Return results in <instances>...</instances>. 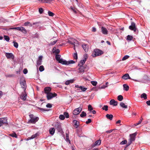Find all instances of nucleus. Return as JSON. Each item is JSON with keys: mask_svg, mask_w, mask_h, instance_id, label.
<instances>
[{"mask_svg": "<svg viewBox=\"0 0 150 150\" xmlns=\"http://www.w3.org/2000/svg\"><path fill=\"white\" fill-rule=\"evenodd\" d=\"M104 53V52L102 50L99 49H96L94 50L92 54L93 57H95L98 56H100Z\"/></svg>", "mask_w": 150, "mask_h": 150, "instance_id": "f257e3e1", "label": "nucleus"}, {"mask_svg": "<svg viewBox=\"0 0 150 150\" xmlns=\"http://www.w3.org/2000/svg\"><path fill=\"white\" fill-rule=\"evenodd\" d=\"M54 127L60 133L62 134L63 132L61 124L59 123H56L54 125Z\"/></svg>", "mask_w": 150, "mask_h": 150, "instance_id": "f03ea898", "label": "nucleus"}, {"mask_svg": "<svg viewBox=\"0 0 150 150\" xmlns=\"http://www.w3.org/2000/svg\"><path fill=\"white\" fill-rule=\"evenodd\" d=\"M29 116L30 118V119L28 121L29 122L31 123H35L39 119L38 117L35 118L34 117L33 115H29Z\"/></svg>", "mask_w": 150, "mask_h": 150, "instance_id": "7ed1b4c3", "label": "nucleus"}, {"mask_svg": "<svg viewBox=\"0 0 150 150\" xmlns=\"http://www.w3.org/2000/svg\"><path fill=\"white\" fill-rule=\"evenodd\" d=\"M61 56L59 54H56L55 56V58L57 61H58L59 63L62 64H65V62H66L62 59H60Z\"/></svg>", "mask_w": 150, "mask_h": 150, "instance_id": "20e7f679", "label": "nucleus"}, {"mask_svg": "<svg viewBox=\"0 0 150 150\" xmlns=\"http://www.w3.org/2000/svg\"><path fill=\"white\" fill-rule=\"evenodd\" d=\"M57 95L56 93H50L46 95V97L47 100H50L54 97Z\"/></svg>", "mask_w": 150, "mask_h": 150, "instance_id": "39448f33", "label": "nucleus"}, {"mask_svg": "<svg viewBox=\"0 0 150 150\" xmlns=\"http://www.w3.org/2000/svg\"><path fill=\"white\" fill-rule=\"evenodd\" d=\"M129 29L132 30H133L134 32L136 31L137 28L135 23L134 22L131 23V25L129 26Z\"/></svg>", "mask_w": 150, "mask_h": 150, "instance_id": "423d86ee", "label": "nucleus"}, {"mask_svg": "<svg viewBox=\"0 0 150 150\" xmlns=\"http://www.w3.org/2000/svg\"><path fill=\"white\" fill-rule=\"evenodd\" d=\"M82 108L80 107L76 108L73 111V114L75 115H78L82 111Z\"/></svg>", "mask_w": 150, "mask_h": 150, "instance_id": "0eeeda50", "label": "nucleus"}, {"mask_svg": "<svg viewBox=\"0 0 150 150\" xmlns=\"http://www.w3.org/2000/svg\"><path fill=\"white\" fill-rule=\"evenodd\" d=\"M5 56L8 59L11 58L13 60L14 59V55L11 53H6Z\"/></svg>", "mask_w": 150, "mask_h": 150, "instance_id": "6e6552de", "label": "nucleus"}, {"mask_svg": "<svg viewBox=\"0 0 150 150\" xmlns=\"http://www.w3.org/2000/svg\"><path fill=\"white\" fill-rule=\"evenodd\" d=\"M20 83L22 87L24 88L25 90L26 87V83L25 80L24 79H21L20 80Z\"/></svg>", "mask_w": 150, "mask_h": 150, "instance_id": "1a4fd4ad", "label": "nucleus"}, {"mask_svg": "<svg viewBox=\"0 0 150 150\" xmlns=\"http://www.w3.org/2000/svg\"><path fill=\"white\" fill-rule=\"evenodd\" d=\"M0 122L2 125L4 124H7V121L6 118L4 117L0 118Z\"/></svg>", "mask_w": 150, "mask_h": 150, "instance_id": "9d476101", "label": "nucleus"}, {"mask_svg": "<svg viewBox=\"0 0 150 150\" xmlns=\"http://www.w3.org/2000/svg\"><path fill=\"white\" fill-rule=\"evenodd\" d=\"M25 91V90H24V91L22 93L20 96L21 98L23 100H26L27 96V95L26 94Z\"/></svg>", "mask_w": 150, "mask_h": 150, "instance_id": "9b49d317", "label": "nucleus"}, {"mask_svg": "<svg viewBox=\"0 0 150 150\" xmlns=\"http://www.w3.org/2000/svg\"><path fill=\"white\" fill-rule=\"evenodd\" d=\"M51 90V88L49 87H46L44 88V93L47 95V94L50 93V92Z\"/></svg>", "mask_w": 150, "mask_h": 150, "instance_id": "f8f14e48", "label": "nucleus"}, {"mask_svg": "<svg viewBox=\"0 0 150 150\" xmlns=\"http://www.w3.org/2000/svg\"><path fill=\"white\" fill-rule=\"evenodd\" d=\"M137 134L136 132H135L131 134H130V138L129 140L132 141V142L134 141L135 140V137Z\"/></svg>", "mask_w": 150, "mask_h": 150, "instance_id": "ddd939ff", "label": "nucleus"}, {"mask_svg": "<svg viewBox=\"0 0 150 150\" xmlns=\"http://www.w3.org/2000/svg\"><path fill=\"white\" fill-rule=\"evenodd\" d=\"M101 30L103 34L107 35L108 34V31L103 26L101 27Z\"/></svg>", "mask_w": 150, "mask_h": 150, "instance_id": "4468645a", "label": "nucleus"}, {"mask_svg": "<svg viewBox=\"0 0 150 150\" xmlns=\"http://www.w3.org/2000/svg\"><path fill=\"white\" fill-rule=\"evenodd\" d=\"M101 143L100 140H98L96 141L93 144L91 145V147L93 148L97 145H99Z\"/></svg>", "mask_w": 150, "mask_h": 150, "instance_id": "2eb2a0df", "label": "nucleus"}, {"mask_svg": "<svg viewBox=\"0 0 150 150\" xmlns=\"http://www.w3.org/2000/svg\"><path fill=\"white\" fill-rule=\"evenodd\" d=\"M74 126L76 128H77L79 125V122L76 120H74L73 121Z\"/></svg>", "mask_w": 150, "mask_h": 150, "instance_id": "dca6fc26", "label": "nucleus"}, {"mask_svg": "<svg viewBox=\"0 0 150 150\" xmlns=\"http://www.w3.org/2000/svg\"><path fill=\"white\" fill-rule=\"evenodd\" d=\"M110 105H112L114 106H116L117 105V102L112 99L110 100Z\"/></svg>", "mask_w": 150, "mask_h": 150, "instance_id": "f3484780", "label": "nucleus"}, {"mask_svg": "<svg viewBox=\"0 0 150 150\" xmlns=\"http://www.w3.org/2000/svg\"><path fill=\"white\" fill-rule=\"evenodd\" d=\"M75 87L76 88H79L83 92L85 91L87 89V88L84 87L83 86H79L78 85H76Z\"/></svg>", "mask_w": 150, "mask_h": 150, "instance_id": "a211bd4d", "label": "nucleus"}, {"mask_svg": "<svg viewBox=\"0 0 150 150\" xmlns=\"http://www.w3.org/2000/svg\"><path fill=\"white\" fill-rule=\"evenodd\" d=\"M68 133H67L66 132V138L65 139V140L67 142H69L70 144H71V141L69 139V132L68 131Z\"/></svg>", "mask_w": 150, "mask_h": 150, "instance_id": "6ab92c4d", "label": "nucleus"}, {"mask_svg": "<svg viewBox=\"0 0 150 150\" xmlns=\"http://www.w3.org/2000/svg\"><path fill=\"white\" fill-rule=\"evenodd\" d=\"M82 47L85 52H86L88 51V47L87 44H83L82 45Z\"/></svg>", "mask_w": 150, "mask_h": 150, "instance_id": "aec40b11", "label": "nucleus"}, {"mask_svg": "<svg viewBox=\"0 0 150 150\" xmlns=\"http://www.w3.org/2000/svg\"><path fill=\"white\" fill-rule=\"evenodd\" d=\"M122 78L125 80H126L128 79H131V78L129 76L128 74H124L122 77Z\"/></svg>", "mask_w": 150, "mask_h": 150, "instance_id": "412c9836", "label": "nucleus"}, {"mask_svg": "<svg viewBox=\"0 0 150 150\" xmlns=\"http://www.w3.org/2000/svg\"><path fill=\"white\" fill-rule=\"evenodd\" d=\"M79 68L78 69V72L79 73H81L84 72V66H79Z\"/></svg>", "mask_w": 150, "mask_h": 150, "instance_id": "4be33fe9", "label": "nucleus"}, {"mask_svg": "<svg viewBox=\"0 0 150 150\" xmlns=\"http://www.w3.org/2000/svg\"><path fill=\"white\" fill-rule=\"evenodd\" d=\"M55 129L54 128H51L49 129L50 133L52 135H53L55 132Z\"/></svg>", "mask_w": 150, "mask_h": 150, "instance_id": "5701e85b", "label": "nucleus"}, {"mask_svg": "<svg viewBox=\"0 0 150 150\" xmlns=\"http://www.w3.org/2000/svg\"><path fill=\"white\" fill-rule=\"evenodd\" d=\"M106 117L108 119L111 120L112 119L113 116L112 114H107L106 115Z\"/></svg>", "mask_w": 150, "mask_h": 150, "instance_id": "b1692460", "label": "nucleus"}, {"mask_svg": "<svg viewBox=\"0 0 150 150\" xmlns=\"http://www.w3.org/2000/svg\"><path fill=\"white\" fill-rule=\"evenodd\" d=\"M65 61L66 62H65V64H64L68 65L70 64H74L75 63V62L73 60H70L69 61H67L66 60Z\"/></svg>", "mask_w": 150, "mask_h": 150, "instance_id": "393cba45", "label": "nucleus"}, {"mask_svg": "<svg viewBox=\"0 0 150 150\" xmlns=\"http://www.w3.org/2000/svg\"><path fill=\"white\" fill-rule=\"evenodd\" d=\"M40 2H41L43 3H49L52 1L53 0H38Z\"/></svg>", "mask_w": 150, "mask_h": 150, "instance_id": "a878e982", "label": "nucleus"}, {"mask_svg": "<svg viewBox=\"0 0 150 150\" xmlns=\"http://www.w3.org/2000/svg\"><path fill=\"white\" fill-rule=\"evenodd\" d=\"M72 41L71 40H69L68 41L69 43L71 44L72 45H74L75 43H76V42H77V41L76 40H75L73 39L72 40Z\"/></svg>", "mask_w": 150, "mask_h": 150, "instance_id": "bb28decb", "label": "nucleus"}, {"mask_svg": "<svg viewBox=\"0 0 150 150\" xmlns=\"http://www.w3.org/2000/svg\"><path fill=\"white\" fill-rule=\"evenodd\" d=\"M124 89L125 91H127L129 90V87L126 84H124L123 85Z\"/></svg>", "mask_w": 150, "mask_h": 150, "instance_id": "cd10ccee", "label": "nucleus"}, {"mask_svg": "<svg viewBox=\"0 0 150 150\" xmlns=\"http://www.w3.org/2000/svg\"><path fill=\"white\" fill-rule=\"evenodd\" d=\"M53 50L54 51L53 52L56 54L59 53L60 52V50L59 49H56L55 47H54L53 49Z\"/></svg>", "mask_w": 150, "mask_h": 150, "instance_id": "c85d7f7f", "label": "nucleus"}, {"mask_svg": "<svg viewBox=\"0 0 150 150\" xmlns=\"http://www.w3.org/2000/svg\"><path fill=\"white\" fill-rule=\"evenodd\" d=\"M85 61L83 60H81L80 62L78 64V66H83V65L85 63Z\"/></svg>", "mask_w": 150, "mask_h": 150, "instance_id": "c756f323", "label": "nucleus"}, {"mask_svg": "<svg viewBox=\"0 0 150 150\" xmlns=\"http://www.w3.org/2000/svg\"><path fill=\"white\" fill-rule=\"evenodd\" d=\"M120 105L121 107L125 108H127V105H126L125 104L122 102L120 103Z\"/></svg>", "mask_w": 150, "mask_h": 150, "instance_id": "7c9ffc66", "label": "nucleus"}, {"mask_svg": "<svg viewBox=\"0 0 150 150\" xmlns=\"http://www.w3.org/2000/svg\"><path fill=\"white\" fill-rule=\"evenodd\" d=\"M20 31L22 32L24 34H26L27 33L26 30L24 27L22 26L21 27V30H20Z\"/></svg>", "mask_w": 150, "mask_h": 150, "instance_id": "2f4dec72", "label": "nucleus"}, {"mask_svg": "<svg viewBox=\"0 0 150 150\" xmlns=\"http://www.w3.org/2000/svg\"><path fill=\"white\" fill-rule=\"evenodd\" d=\"M133 37L132 36L128 35L127 36V40L131 41L132 40Z\"/></svg>", "mask_w": 150, "mask_h": 150, "instance_id": "473e14b6", "label": "nucleus"}, {"mask_svg": "<svg viewBox=\"0 0 150 150\" xmlns=\"http://www.w3.org/2000/svg\"><path fill=\"white\" fill-rule=\"evenodd\" d=\"M37 108L40 110L41 111L44 112L45 111H48V110L46 109L42 108H40L38 107Z\"/></svg>", "mask_w": 150, "mask_h": 150, "instance_id": "72a5a7b5", "label": "nucleus"}, {"mask_svg": "<svg viewBox=\"0 0 150 150\" xmlns=\"http://www.w3.org/2000/svg\"><path fill=\"white\" fill-rule=\"evenodd\" d=\"M123 96L122 95H120L118 96L117 99L118 100L121 101L123 100Z\"/></svg>", "mask_w": 150, "mask_h": 150, "instance_id": "f704fd0d", "label": "nucleus"}, {"mask_svg": "<svg viewBox=\"0 0 150 150\" xmlns=\"http://www.w3.org/2000/svg\"><path fill=\"white\" fill-rule=\"evenodd\" d=\"M141 96V98H143L144 99H146L147 98V95L145 93L142 94Z\"/></svg>", "mask_w": 150, "mask_h": 150, "instance_id": "c9c22d12", "label": "nucleus"}, {"mask_svg": "<svg viewBox=\"0 0 150 150\" xmlns=\"http://www.w3.org/2000/svg\"><path fill=\"white\" fill-rule=\"evenodd\" d=\"M143 120V118L142 117H141V119H140V120H139V121L138 122V123H136V124H134V125L135 126H136L140 124H141V123L142 122V120Z\"/></svg>", "mask_w": 150, "mask_h": 150, "instance_id": "e433bc0d", "label": "nucleus"}, {"mask_svg": "<svg viewBox=\"0 0 150 150\" xmlns=\"http://www.w3.org/2000/svg\"><path fill=\"white\" fill-rule=\"evenodd\" d=\"M10 135L13 137H15L16 138H17V136L15 132H13V133L10 134Z\"/></svg>", "mask_w": 150, "mask_h": 150, "instance_id": "4c0bfd02", "label": "nucleus"}, {"mask_svg": "<svg viewBox=\"0 0 150 150\" xmlns=\"http://www.w3.org/2000/svg\"><path fill=\"white\" fill-rule=\"evenodd\" d=\"M93 108L92 107V106L90 105H89L88 106V111H90L91 112V111L93 110Z\"/></svg>", "mask_w": 150, "mask_h": 150, "instance_id": "58836bf2", "label": "nucleus"}, {"mask_svg": "<svg viewBox=\"0 0 150 150\" xmlns=\"http://www.w3.org/2000/svg\"><path fill=\"white\" fill-rule=\"evenodd\" d=\"M86 114L84 111H83L80 115V116L81 117H84L86 116Z\"/></svg>", "mask_w": 150, "mask_h": 150, "instance_id": "ea45409f", "label": "nucleus"}, {"mask_svg": "<svg viewBox=\"0 0 150 150\" xmlns=\"http://www.w3.org/2000/svg\"><path fill=\"white\" fill-rule=\"evenodd\" d=\"M48 14L49 16H53L54 15V14L52 12L50 11H48Z\"/></svg>", "mask_w": 150, "mask_h": 150, "instance_id": "a19ab883", "label": "nucleus"}, {"mask_svg": "<svg viewBox=\"0 0 150 150\" xmlns=\"http://www.w3.org/2000/svg\"><path fill=\"white\" fill-rule=\"evenodd\" d=\"M39 23L38 22L34 23H33V24H31V23H30L29 24V26H32L33 25H36L38 26H39Z\"/></svg>", "mask_w": 150, "mask_h": 150, "instance_id": "79ce46f5", "label": "nucleus"}, {"mask_svg": "<svg viewBox=\"0 0 150 150\" xmlns=\"http://www.w3.org/2000/svg\"><path fill=\"white\" fill-rule=\"evenodd\" d=\"M39 23L38 22L34 23H33V24H31V23H30L29 24V26H32L33 25H36L38 26H39Z\"/></svg>", "mask_w": 150, "mask_h": 150, "instance_id": "37998d69", "label": "nucleus"}, {"mask_svg": "<svg viewBox=\"0 0 150 150\" xmlns=\"http://www.w3.org/2000/svg\"><path fill=\"white\" fill-rule=\"evenodd\" d=\"M4 38L5 40H6L7 42L9 41L10 40V38L7 35H4Z\"/></svg>", "mask_w": 150, "mask_h": 150, "instance_id": "c03bdc74", "label": "nucleus"}, {"mask_svg": "<svg viewBox=\"0 0 150 150\" xmlns=\"http://www.w3.org/2000/svg\"><path fill=\"white\" fill-rule=\"evenodd\" d=\"M42 61L37 60V66H39L42 64Z\"/></svg>", "mask_w": 150, "mask_h": 150, "instance_id": "a18cd8bd", "label": "nucleus"}, {"mask_svg": "<svg viewBox=\"0 0 150 150\" xmlns=\"http://www.w3.org/2000/svg\"><path fill=\"white\" fill-rule=\"evenodd\" d=\"M21 26L19 27L12 28H10V29H16V30H17L20 31V30H21Z\"/></svg>", "mask_w": 150, "mask_h": 150, "instance_id": "49530a36", "label": "nucleus"}, {"mask_svg": "<svg viewBox=\"0 0 150 150\" xmlns=\"http://www.w3.org/2000/svg\"><path fill=\"white\" fill-rule=\"evenodd\" d=\"M64 115L67 118H69V115L68 113L67 112H64Z\"/></svg>", "mask_w": 150, "mask_h": 150, "instance_id": "de8ad7c7", "label": "nucleus"}, {"mask_svg": "<svg viewBox=\"0 0 150 150\" xmlns=\"http://www.w3.org/2000/svg\"><path fill=\"white\" fill-rule=\"evenodd\" d=\"M108 106L107 105H105L102 108V109L107 111L108 110Z\"/></svg>", "mask_w": 150, "mask_h": 150, "instance_id": "09e8293b", "label": "nucleus"}, {"mask_svg": "<svg viewBox=\"0 0 150 150\" xmlns=\"http://www.w3.org/2000/svg\"><path fill=\"white\" fill-rule=\"evenodd\" d=\"M39 70L41 72L42 71L44 70V68L43 66H41L39 68Z\"/></svg>", "mask_w": 150, "mask_h": 150, "instance_id": "8fccbe9b", "label": "nucleus"}, {"mask_svg": "<svg viewBox=\"0 0 150 150\" xmlns=\"http://www.w3.org/2000/svg\"><path fill=\"white\" fill-rule=\"evenodd\" d=\"M127 143V140H123V141H122V142H121L120 143V144L121 145L125 144H126Z\"/></svg>", "mask_w": 150, "mask_h": 150, "instance_id": "3c124183", "label": "nucleus"}, {"mask_svg": "<svg viewBox=\"0 0 150 150\" xmlns=\"http://www.w3.org/2000/svg\"><path fill=\"white\" fill-rule=\"evenodd\" d=\"M91 83L93 86H96L97 84V82L96 81H92L91 82Z\"/></svg>", "mask_w": 150, "mask_h": 150, "instance_id": "603ef678", "label": "nucleus"}, {"mask_svg": "<svg viewBox=\"0 0 150 150\" xmlns=\"http://www.w3.org/2000/svg\"><path fill=\"white\" fill-rule=\"evenodd\" d=\"M59 118L61 120H64L65 119V116L64 115H61L59 116Z\"/></svg>", "mask_w": 150, "mask_h": 150, "instance_id": "864d4df0", "label": "nucleus"}, {"mask_svg": "<svg viewBox=\"0 0 150 150\" xmlns=\"http://www.w3.org/2000/svg\"><path fill=\"white\" fill-rule=\"evenodd\" d=\"M132 141H131L130 140H129V142H128V143H127L126 144V147L129 146V145H130L131 143L132 142Z\"/></svg>", "mask_w": 150, "mask_h": 150, "instance_id": "5fc2aeb1", "label": "nucleus"}, {"mask_svg": "<svg viewBox=\"0 0 150 150\" xmlns=\"http://www.w3.org/2000/svg\"><path fill=\"white\" fill-rule=\"evenodd\" d=\"M73 57L74 59H77L78 58L77 54L76 52L74 53L73 55Z\"/></svg>", "mask_w": 150, "mask_h": 150, "instance_id": "6e6d98bb", "label": "nucleus"}, {"mask_svg": "<svg viewBox=\"0 0 150 150\" xmlns=\"http://www.w3.org/2000/svg\"><path fill=\"white\" fill-rule=\"evenodd\" d=\"M14 75L13 74H7L6 75V77H14Z\"/></svg>", "mask_w": 150, "mask_h": 150, "instance_id": "4d7b16f0", "label": "nucleus"}, {"mask_svg": "<svg viewBox=\"0 0 150 150\" xmlns=\"http://www.w3.org/2000/svg\"><path fill=\"white\" fill-rule=\"evenodd\" d=\"M129 57V56L128 55H125L122 59V60H125L127 59Z\"/></svg>", "mask_w": 150, "mask_h": 150, "instance_id": "13d9d810", "label": "nucleus"}, {"mask_svg": "<svg viewBox=\"0 0 150 150\" xmlns=\"http://www.w3.org/2000/svg\"><path fill=\"white\" fill-rule=\"evenodd\" d=\"M70 9H71L72 11H73L74 12L76 13V11L75 10V8H74L72 6H71L70 7Z\"/></svg>", "mask_w": 150, "mask_h": 150, "instance_id": "bf43d9fd", "label": "nucleus"}, {"mask_svg": "<svg viewBox=\"0 0 150 150\" xmlns=\"http://www.w3.org/2000/svg\"><path fill=\"white\" fill-rule=\"evenodd\" d=\"M43 11V8H40L39 9V12L40 14H42Z\"/></svg>", "mask_w": 150, "mask_h": 150, "instance_id": "052dcab7", "label": "nucleus"}, {"mask_svg": "<svg viewBox=\"0 0 150 150\" xmlns=\"http://www.w3.org/2000/svg\"><path fill=\"white\" fill-rule=\"evenodd\" d=\"M88 58V56H87V54H85L84 55V59L83 60H84V61H86V60Z\"/></svg>", "mask_w": 150, "mask_h": 150, "instance_id": "680f3d73", "label": "nucleus"}, {"mask_svg": "<svg viewBox=\"0 0 150 150\" xmlns=\"http://www.w3.org/2000/svg\"><path fill=\"white\" fill-rule=\"evenodd\" d=\"M14 44L13 45L15 47L17 48L18 47V43L16 42H13Z\"/></svg>", "mask_w": 150, "mask_h": 150, "instance_id": "e2e57ef3", "label": "nucleus"}, {"mask_svg": "<svg viewBox=\"0 0 150 150\" xmlns=\"http://www.w3.org/2000/svg\"><path fill=\"white\" fill-rule=\"evenodd\" d=\"M38 135V134H33L31 136V138L32 139H33L35 137H36Z\"/></svg>", "mask_w": 150, "mask_h": 150, "instance_id": "0e129e2a", "label": "nucleus"}, {"mask_svg": "<svg viewBox=\"0 0 150 150\" xmlns=\"http://www.w3.org/2000/svg\"><path fill=\"white\" fill-rule=\"evenodd\" d=\"M52 105L50 103H48L46 105V107L48 108H51L52 107Z\"/></svg>", "mask_w": 150, "mask_h": 150, "instance_id": "69168bd1", "label": "nucleus"}, {"mask_svg": "<svg viewBox=\"0 0 150 150\" xmlns=\"http://www.w3.org/2000/svg\"><path fill=\"white\" fill-rule=\"evenodd\" d=\"M30 23L29 22H26L24 23V25L25 26H28L29 25V24Z\"/></svg>", "mask_w": 150, "mask_h": 150, "instance_id": "338daca9", "label": "nucleus"}, {"mask_svg": "<svg viewBox=\"0 0 150 150\" xmlns=\"http://www.w3.org/2000/svg\"><path fill=\"white\" fill-rule=\"evenodd\" d=\"M91 122V120L90 119H88V120L86 122V124H88L90 123Z\"/></svg>", "mask_w": 150, "mask_h": 150, "instance_id": "774afa93", "label": "nucleus"}]
</instances>
